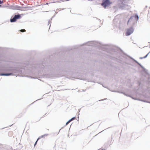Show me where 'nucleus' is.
Wrapping results in <instances>:
<instances>
[{
  "label": "nucleus",
  "mask_w": 150,
  "mask_h": 150,
  "mask_svg": "<svg viewBox=\"0 0 150 150\" xmlns=\"http://www.w3.org/2000/svg\"><path fill=\"white\" fill-rule=\"evenodd\" d=\"M22 5H24V4H22Z\"/></svg>",
  "instance_id": "473e14b6"
},
{
  "label": "nucleus",
  "mask_w": 150,
  "mask_h": 150,
  "mask_svg": "<svg viewBox=\"0 0 150 150\" xmlns=\"http://www.w3.org/2000/svg\"><path fill=\"white\" fill-rule=\"evenodd\" d=\"M121 59L124 62H126L127 61V59L128 58V56L126 55V54L124 53H122L121 54Z\"/></svg>",
  "instance_id": "9d476101"
},
{
  "label": "nucleus",
  "mask_w": 150,
  "mask_h": 150,
  "mask_svg": "<svg viewBox=\"0 0 150 150\" xmlns=\"http://www.w3.org/2000/svg\"><path fill=\"white\" fill-rule=\"evenodd\" d=\"M48 4V3H46V4Z\"/></svg>",
  "instance_id": "c85d7f7f"
},
{
  "label": "nucleus",
  "mask_w": 150,
  "mask_h": 150,
  "mask_svg": "<svg viewBox=\"0 0 150 150\" xmlns=\"http://www.w3.org/2000/svg\"><path fill=\"white\" fill-rule=\"evenodd\" d=\"M149 54V53H148L145 56H144V57H142L141 58V59L146 58V57H147L148 55Z\"/></svg>",
  "instance_id": "a211bd4d"
},
{
  "label": "nucleus",
  "mask_w": 150,
  "mask_h": 150,
  "mask_svg": "<svg viewBox=\"0 0 150 150\" xmlns=\"http://www.w3.org/2000/svg\"><path fill=\"white\" fill-rule=\"evenodd\" d=\"M106 99H102V100H100L99 101H102V100H105Z\"/></svg>",
  "instance_id": "a878e982"
},
{
  "label": "nucleus",
  "mask_w": 150,
  "mask_h": 150,
  "mask_svg": "<svg viewBox=\"0 0 150 150\" xmlns=\"http://www.w3.org/2000/svg\"><path fill=\"white\" fill-rule=\"evenodd\" d=\"M60 1H62V2H64V1H66V0H61Z\"/></svg>",
  "instance_id": "393cba45"
},
{
  "label": "nucleus",
  "mask_w": 150,
  "mask_h": 150,
  "mask_svg": "<svg viewBox=\"0 0 150 150\" xmlns=\"http://www.w3.org/2000/svg\"><path fill=\"white\" fill-rule=\"evenodd\" d=\"M141 101H143V102H146V103H150V102H149L148 101H145V100H142L141 99Z\"/></svg>",
  "instance_id": "aec40b11"
},
{
  "label": "nucleus",
  "mask_w": 150,
  "mask_h": 150,
  "mask_svg": "<svg viewBox=\"0 0 150 150\" xmlns=\"http://www.w3.org/2000/svg\"><path fill=\"white\" fill-rule=\"evenodd\" d=\"M112 3V2L110 1V0H103L101 5L105 8L107 7L110 6Z\"/></svg>",
  "instance_id": "423d86ee"
},
{
  "label": "nucleus",
  "mask_w": 150,
  "mask_h": 150,
  "mask_svg": "<svg viewBox=\"0 0 150 150\" xmlns=\"http://www.w3.org/2000/svg\"><path fill=\"white\" fill-rule=\"evenodd\" d=\"M86 44L87 45L89 46H93V45L94 44L93 42L92 41L86 43H84L82 44L81 46H83L85 44Z\"/></svg>",
  "instance_id": "f8f14e48"
},
{
  "label": "nucleus",
  "mask_w": 150,
  "mask_h": 150,
  "mask_svg": "<svg viewBox=\"0 0 150 150\" xmlns=\"http://www.w3.org/2000/svg\"><path fill=\"white\" fill-rule=\"evenodd\" d=\"M130 1V0L125 1L124 0V2L126 3H122L120 6V8L123 10H128L129 9L131 8L130 6L127 4L129 3Z\"/></svg>",
  "instance_id": "39448f33"
},
{
  "label": "nucleus",
  "mask_w": 150,
  "mask_h": 150,
  "mask_svg": "<svg viewBox=\"0 0 150 150\" xmlns=\"http://www.w3.org/2000/svg\"><path fill=\"white\" fill-rule=\"evenodd\" d=\"M11 72L10 73H3L0 74V76H9L13 75V74L16 73L18 72V71L15 68H13L9 70Z\"/></svg>",
  "instance_id": "7ed1b4c3"
},
{
  "label": "nucleus",
  "mask_w": 150,
  "mask_h": 150,
  "mask_svg": "<svg viewBox=\"0 0 150 150\" xmlns=\"http://www.w3.org/2000/svg\"><path fill=\"white\" fill-rule=\"evenodd\" d=\"M139 18V17L138 15L137 14H135V15L131 16L128 20L127 23V25L128 24L129 22L132 23L133 24L135 23L138 20Z\"/></svg>",
  "instance_id": "20e7f679"
},
{
  "label": "nucleus",
  "mask_w": 150,
  "mask_h": 150,
  "mask_svg": "<svg viewBox=\"0 0 150 150\" xmlns=\"http://www.w3.org/2000/svg\"><path fill=\"white\" fill-rule=\"evenodd\" d=\"M38 139H37V140H36V141L35 142V143L34 144V146H35V145L37 144V142H38Z\"/></svg>",
  "instance_id": "412c9836"
},
{
  "label": "nucleus",
  "mask_w": 150,
  "mask_h": 150,
  "mask_svg": "<svg viewBox=\"0 0 150 150\" xmlns=\"http://www.w3.org/2000/svg\"><path fill=\"white\" fill-rule=\"evenodd\" d=\"M129 57L132 60V61L131 62L132 63L131 65L133 66H134V65H136V64H137L141 66V64L139 63L135 59L129 56Z\"/></svg>",
  "instance_id": "1a4fd4ad"
},
{
  "label": "nucleus",
  "mask_w": 150,
  "mask_h": 150,
  "mask_svg": "<svg viewBox=\"0 0 150 150\" xmlns=\"http://www.w3.org/2000/svg\"><path fill=\"white\" fill-rule=\"evenodd\" d=\"M9 8L10 9L14 10L15 9V6L11 5L9 6Z\"/></svg>",
  "instance_id": "f3484780"
},
{
  "label": "nucleus",
  "mask_w": 150,
  "mask_h": 150,
  "mask_svg": "<svg viewBox=\"0 0 150 150\" xmlns=\"http://www.w3.org/2000/svg\"><path fill=\"white\" fill-rule=\"evenodd\" d=\"M30 64V63H29V62H28V63H27L26 64H27V65H29V64Z\"/></svg>",
  "instance_id": "bb28decb"
},
{
  "label": "nucleus",
  "mask_w": 150,
  "mask_h": 150,
  "mask_svg": "<svg viewBox=\"0 0 150 150\" xmlns=\"http://www.w3.org/2000/svg\"><path fill=\"white\" fill-rule=\"evenodd\" d=\"M148 53H149V54L150 53V51Z\"/></svg>",
  "instance_id": "f704fd0d"
},
{
  "label": "nucleus",
  "mask_w": 150,
  "mask_h": 150,
  "mask_svg": "<svg viewBox=\"0 0 150 150\" xmlns=\"http://www.w3.org/2000/svg\"><path fill=\"white\" fill-rule=\"evenodd\" d=\"M141 68V82L143 81L150 84V77L147 70L142 65Z\"/></svg>",
  "instance_id": "f03ea898"
},
{
  "label": "nucleus",
  "mask_w": 150,
  "mask_h": 150,
  "mask_svg": "<svg viewBox=\"0 0 150 150\" xmlns=\"http://www.w3.org/2000/svg\"><path fill=\"white\" fill-rule=\"evenodd\" d=\"M22 7L18 6V5H15V10H17L21 11Z\"/></svg>",
  "instance_id": "2eb2a0df"
},
{
  "label": "nucleus",
  "mask_w": 150,
  "mask_h": 150,
  "mask_svg": "<svg viewBox=\"0 0 150 150\" xmlns=\"http://www.w3.org/2000/svg\"><path fill=\"white\" fill-rule=\"evenodd\" d=\"M21 8V11H25L26 10H28L29 8H30V7L28 6H25V7H22Z\"/></svg>",
  "instance_id": "ddd939ff"
},
{
  "label": "nucleus",
  "mask_w": 150,
  "mask_h": 150,
  "mask_svg": "<svg viewBox=\"0 0 150 150\" xmlns=\"http://www.w3.org/2000/svg\"><path fill=\"white\" fill-rule=\"evenodd\" d=\"M80 110H79V112H80Z\"/></svg>",
  "instance_id": "7c9ffc66"
},
{
  "label": "nucleus",
  "mask_w": 150,
  "mask_h": 150,
  "mask_svg": "<svg viewBox=\"0 0 150 150\" xmlns=\"http://www.w3.org/2000/svg\"><path fill=\"white\" fill-rule=\"evenodd\" d=\"M79 119V116H78V120Z\"/></svg>",
  "instance_id": "2f4dec72"
},
{
  "label": "nucleus",
  "mask_w": 150,
  "mask_h": 150,
  "mask_svg": "<svg viewBox=\"0 0 150 150\" xmlns=\"http://www.w3.org/2000/svg\"><path fill=\"white\" fill-rule=\"evenodd\" d=\"M139 85H140V82H139Z\"/></svg>",
  "instance_id": "cd10ccee"
},
{
  "label": "nucleus",
  "mask_w": 150,
  "mask_h": 150,
  "mask_svg": "<svg viewBox=\"0 0 150 150\" xmlns=\"http://www.w3.org/2000/svg\"><path fill=\"white\" fill-rule=\"evenodd\" d=\"M48 59H44L41 64H38L36 66H33L32 67L34 68H39L40 69H43L44 71H50L52 70L55 69L54 66L52 64L51 62L48 63L47 61Z\"/></svg>",
  "instance_id": "f257e3e1"
},
{
  "label": "nucleus",
  "mask_w": 150,
  "mask_h": 150,
  "mask_svg": "<svg viewBox=\"0 0 150 150\" xmlns=\"http://www.w3.org/2000/svg\"><path fill=\"white\" fill-rule=\"evenodd\" d=\"M1 6H2L1 5H0V7H1Z\"/></svg>",
  "instance_id": "c756f323"
},
{
  "label": "nucleus",
  "mask_w": 150,
  "mask_h": 150,
  "mask_svg": "<svg viewBox=\"0 0 150 150\" xmlns=\"http://www.w3.org/2000/svg\"><path fill=\"white\" fill-rule=\"evenodd\" d=\"M3 3V1H2L0 0V4H1Z\"/></svg>",
  "instance_id": "5701e85b"
},
{
  "label": "nucleus",
  "mask_w": 150,
  "mask_h": 150,
  "mask_svg": "<svg viewBox=\"0 0 150 150\" xmlns=\"http://www.w3.org/2000/svg\"><path fill=\"white\" fill-rule=\"evenodd\" d=\"M25 31H26L24 29H21L20 30V31L22 32H24Z\"/></svg>",
  "instance_id": "6ab92c4d"
},
{
  "label": "nucleus",
  "mask_w": 150,
  "mask_h": 150,
  "mask_svg": "<svg viewBox=\"0 0 150 150\" xmlns=\"http://www.w3.org/2000/svg\"><path fill=\"white\" fill-rule=\"evenodd\" d=\"M21 15L18 14L17 15H15L13 18H11L10 19V21L11 23L16 22L17 19H19L21 18Z\"/></svg>",
  "instance_id": "0eeeda50"
},
{
  "label": "nucleus",
  "mask_w": 150,
  "mask_h": 150,
  "mask_svg": "<svg viewBox=\"0 0 150 150\" xmlns=\"http://www.w3.org/2000/svg\"><path fill=\"white\" fill-rule=\"evenodd\" d=\"M121 93H123L124 95H125V96H128V97H130L131 98H132L133 99H134V100H139V101H141V98L140 97V95L139 94V97L138 98H134V97H131V96H130V95H128V94H127L126 93H124L122 92Z\"/></svg>",
  "instance_id": "9b49d317"
},
{
  "label": "nucleus",
  "mask_w": 150,
  "mask_h": 150,
  "mask_svg": "<svg viewBox=\"0 0 150 150\" xmlns=\"http://www.w3.org/2000/svg\"><path fill=\"white\" fill-rule=\"evenodd\" d=\"M76 117H72L71 118V119H70L69 120V121H67L66 123V125H67L68 124H69V123L70 122H71V121H73L74 120H75L76 119Z\"/></svg>",
  "instance_id": "4468645a"
},
{
  "label": "nucleus",
  "mask_w": 150,
  "mask_h": 150,
  "mask_svg": "<svg viewBox=\"0 0 150 150\" xmlns=\"http://www.w3.org/2000/svg\"><path fill=\"white\" fill-rule=\"evenodd\" d=\"M113 8L114 9H115V8L117 9V7L116 6H114Z\"/></svg>",
  "instance_id": "b1692460"
},
{
  "label": "nucleus",
  "mask_w": 150,
  "mask_h": 150,
  "mask_svg": "<svg viewBox=\"0 0 150 150\" xmlns=\"http://www.w3.org/2000/svg\"><path fill=\"white\" fill-rule=\"evenodd\" d=\"M134 29L132 27H130V28L127 29V30L126 32L125 35L126 36H129L130 35L134 32Z\"/></svg>",
  "instance_id": "6e6552de"
},
{
  "label": "nucleus",
  "mask_w": 150,
  "mask_h": 150,
  "mask_svg": "<svg viewBox=\"0 0 150 150\" xmlns=\"http://www.w3.org/2000/svg\"><path fill=\"white\" fill-rule=\"evenodd\" d=\"M139 59H141V57H140L139 58Z\"/></svg>",
  "instance_id": "72a5a7b5"
},
{
  "label": "nucleus",
  "mask_w": 150,
  "mask_h": 150,
  "mask_svg": "<svg viewBox=\"0 0 150 150\" xmlns=\"http://www.w3.org/2000/svg\"><path fill=\"white\" fill-rule=\"evenodd\" d=\"M51 22L50 21H48V25H49L50 24V28H50V26H51Z\"/></svg>",
  "instance_id": "4be33fe9"
},
{
  "label": "nucleus",
  "mask_w": 150,
  "mask_h": 150,
  "mask_svg": "<svg viewBox=\"0 0 150 150\" xmlns=\"http://www.w3.org/2000/svg\"><path fill=\"white\" fill-rule=\"evenodd\" d=\"M48 135V134H45L44 135H42L40 137H39L38 138V140H39L40 138L44 137L45 136H47Z\"/></svg>",
  "instance_id": "dca6fc26"
}]
</instances>
